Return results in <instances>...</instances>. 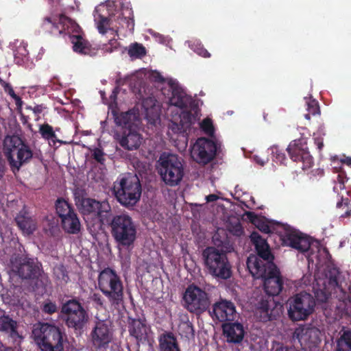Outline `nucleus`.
<instances>
[{
	"label": "nucleus",
	"mask_w": 351,
	"mask_h": 351,
	"mask_svg": "<svg viewBox=\"0 0 351 351\" xmlns=\"http://www.w3.org/2000/svg\"><path fill=\"white\" fill-rule=\"evenodd\" d=\"M40 27L43 32L54 36H69L73 49L76 53L90 56L96 53L95 49L85 38L80 25L64 14L45 17Z\"/></svg>",
	"instance_id": "nucleus-1"
},
{
	"label": "nucleus",
	"mask_w": 351,
	"mask_h": 351,
	"mask_svg": "<svg viewBox=\"0 0 351 351\" xmlns=\"http://www.w3.org/2000/svg\"><path fill=\"white\" fill-rule=\"evenodd\" d=\"M215 246H208L202 252L204 269L207 274L217 280H228L232 275V265L228 258V253L233 250L228 238L217 243L214 237Z\"/></svg>",
	"instance_id": "nucleus-2"
},
{
	"label": "nucleus",
	"mask_w": 351,
	"mask_h": 351,
	"mask_svg": "<svg viewBox=\"0 0 351 351\" xmlns=\"http://www.w3.org/2000/svg\"><path fill=\"white\" fill-rule=\"evenodd\" d=\"M284 282L278 268L263 280V287L266 295L263 296L258 303V313L260 319L266 322L275 320L282 313V306L274 300L283 288Z\"/></svg>",
	"instance_id": "nucleus-3"
},
{
	"label": "nucleus",
	"mask_w": 351,
	"mask_h": 351,
	"mask_svg": "<svg viewBox=\"0 0 351 351\" xmlns=\"http://www.w3.org/2000/svg\"><path fill=\"white\" fill-rule=\"evenodd\" d=\"M10 268L22 280H35L36 289H46L50 284L42 265L27 255L14 254L10 258Z\"/></svg>",
	"instance_id": "nucleus-4"
},
{
	"label": "nucleus",
	"mask_w": 351,
	"mask_h": 351,
	"mask_svg": "<svg viewBox=\"0 0 351 351\" xmlns=\"http://www.w3.org/2000/svg\"><path fill=\"white\" fill-rule=\"evenodd\" d=\"M32 336L41 351H63L67 341L64 329L49 323L35 325Z\"/></svg>",
	"instance_id": "nucleus-5"
},
{
	"label": "nucleus",
	"mask_w": 351,
	"mask_h": 351,
	"mask_svg": "<svg viewBox=\"0 0 351 351\" xmlns=\"http://www.w3.org/2000/svg\"><path fill=\"white\" fill-rule=\"evenodd\" d=\"M110 228V233L118 246L129 248L133 246L136 239V226L128 214L110 215L104 222Z\"/></svg>",
	"instance_id": "nucleus-6"
},
{
	"label": "nucleus",
	"mask_w": 351,
	"mask_h": 351,
	"mask_svg": "<svg viewBox=\"0 0 351 351\" xmlns=\"http://www.w3.org/2000/svg\"><path fill=\"white\" fill-rule=\"evenodd\" d=\"M60 318L77 336L82 335L89 320L88 311L77 298L62 303Z\"/></svg>",
	"instance_id": "nucleus-7"
},
{
	"label": "nucleus",
	"mask_w": 351,
	"mask_h": 351,
	"mask_svg": "<svg viewBox=\"0 0 351 351\" xmlns=\"http://www.w3.org/2000/svg\"><path fill=\"white\" fill-rule=\"evenodd\" d=\"M113 192L117 201L123 206H134L140 199L142 187L136 174L128 173L120 175L114 182Z\"/></svg>",
	"instance_id": "nucleus-8"
},
{
	"label": "nucleus",
	"mask_w": 351,
	"mask_h": 351,
	"mask_svg": "<svg viewBox=\"0 0 351 351\" xmlns=\"http://www.w3.org/2000/svg\"><path fill=\"white\" fill-rule=\"evenodd\" d=\"M98 287L112 306L117 308L123 302V284L121 277L110 267L104 268L98 276Z\"/></svg>",
	"instance_id": "nucleus-9"
},
{
	"label": "nucleus",
	"mask_w": 351,
	"mask_h": 351,
	"mask_svg": "<svg viewBox=\"0 0 351 351\" xmlns=\"http://www.w3.org/2000/svg\"><path fill=\"white\" fill-rule=\"evenodd\" d=\"M3 152L12 171H19L33 157L30 147L17 136H7L3 143Z\"/></svg>",
	"instance_id": "nucleus-10"
},
{
	"label": "nucleus",
	"mask_w": 351,
	"mask_h": 351,
	"mask_svg": "<svg viewBox=\"0 0 351 351\" xmlns=\"http://www.w3.org/2000/svg\"><path fill=\"white\" fill-rule=\"evenodd\" d=\"M158 163V173L167 185L174 186L181 182L184 176V167L178 156L162 153Z\"/></svg>",
	"instance_id": "nucleus-11"
},
{
	"label": "nucleus",
	"mask_w": 351,
	"mask_h": 351,
	"mask_svg": "<svg viewBox=\"0 0 351 351\" xmlns=\"http://www.w3.org/2000/svg\"><path fill=\"white\" fill-rule=\"evenodd\" d=\"M288 315L294 322L304 321L313 313L315 307L314 297L305 291L291 297L288 300Z\"/></svg>",
	"instance_id": "nucleus-12"
},
{
	"label": "nucleus",
	"mask_w": 351,
	"mask_h": 351,
	"mask_svg": "<svg viewBox=\"0 0 351 351\" xmlns=\"http://www.w3.org/2000/svg\"><path fill=\"white\" fill-rule=\"evenodd\" d=\"M185 308L190 313L201 315L206 311L210 305L208 293L195 284L189 285L183 294Z\"/></svg>",
	"instance_id": "nucleus-13"
},
{
	"label": "nucleus",
	"mask_w": 351,
	"mask_h": 351,
	"mask_svg": "<svg viewBox=\"0 0 351 351\" xmlns=\"http://www.w3.org/2000/svg\"><path fill=\"white\" fill-rule=\"evenodd\" d=\"M113 339V331L108 320L95 322L89 335L91 348L95 351L106 350Z\"/></svg>",
	"instance_id": "nucleus-14"
},
{
	"label": "nucleus",
	"mask_w": 351,
	"mask_h": 351,
	"mask_svg": "<svg viewBox=\"0 0 351 351\" xmlns=\"http://www.w3.org/2000/svg\"><path fill=\"white\" fill-rule=\"evenodd\" d=\"M217 153V145L213 140L201 137L193 145L191 155L199 164L206 165L211 162Z\"/></svg>",
	"instance_id": "nucleus-15"
},
{
	"label": "nucleus",
	"mask_w": 351,
	"mask_h": 351,
	"mask_svg": "<svg viewBox=\"0 0 351 351\" xmlns=\"http://www.w3.org/2000/svg\"><path fill=\"white\" fill-rule=\"evenodd\" d=\"M161 91L170 105L180 109L186 108L191 101V98L173 79L168 80L167 86L163 87Z\"/></svg>",
	"instance_id": "nucleus-16"
},
{
	"label": "nucleus",
	"mask_w": 351,
	"mask_h": 351,
	"mask_svg": "<svg viewBox=\"0 0 351 351\" xmlns=\"http://www.w3.org/2000/svg\"><path fill=\"white\" fill-rule=\"evenodd\" d=\"M287 150L292 160L302 163V169H307L313 166V158L308 150L305 138H298L291 141Z\"/></svg>",
	"instance_id": "nucleus-17"
},
{
	"label": "nucleus",
	"mask_w": 351,
	"mask_h": 351,
	"mask_svg": "<svg viewBox=\"0 0 351 351\" xmlns=\"http://www.w3.org/2000/svg\"><path fill=\"white\" fill-rule=\"evenodd\" d=\"M293 339H297L303 349L313 350L321 343V331L315 326L298 327L293 333Z\"/></svg>",
	"instance_id": "nucleus-18"
},
{
	"label": "nucleus",
	"mask_w": 351,
	"mask_h": 351,
	"mask_svg": "<svg viewBox=\"0 0 351 351\" xmlns=\"http://www.w3.org/2000/svg\"><path fill=\"white\" fill-rule=\"evenodd\" d=\"M81 210L84 215H96L102 224L107 222L108 217L112 215V208L107 200L100 202L92 198L82 199Z\"/></svg>",
	"instance_id": "nucleus-19"
},
{
	"label": "nucleus",
	"mask_w": 351,
	"mask_h": 351,
	"mask_svg": "<svg viewBox=\"0 0 351 351\" xmlns=\"http://www.w3.org/2000/svg\"><path fill=\"white\" fill-rule=\"evenodd\" d=\"M247 267L256 279H262L264 280L274 271H276L277 266L273 262V260H266L258 258L256 256H250L247 259Z\"/></svg>",
	"instance_id": "nucleus-20"
},
{
	"label": "nucleus",
	"mask_w": 351,
	"mask_h": 351,
	"mask_svg": "<svg viewBox=\"0 0 351 351\" xmlns=\"http://www.w3.org/2000/svg\"><path fill=\"white\" fill-rule=\"evenodd\" d=\"M282 244L300 252H307L311 247L309 238L300 231L289 227L281 235Z\"/></svg>",
	"instance_id": "nucleus-21"
},
{
	"label": "nucleus",
	"mask_w": 351,
	"mask_h": 351,
	"mask_svg": "<svg viewBox=\"0 0 351 351\" xmlns=\"http://www.w3.org/2000/svg\"><path fill=\"white\" fill-rule=\"evenodd\" d=\"M128 332L130 335L136 339L138 346H152V330L145 319H131L128 323Z\"/></svg>",
	"instance_id": "nucleus-22"
},
{
	"label": "nucleus",
	"mask_w": 351,
	"mask_h": 351,
	"mask_svg": "<svg viewBox=\"0 0 351 351\" xmlns=\"http://www.w3.org/2000/svg\"><path fill=\"white\" fill-rule=\"evenodd\" d=\"M114 136L120 146L128 151L138 149L143 141L142 135L136 128H125L117 131Z\"/></svg>",
	"instance_id": "nucleus-23"
},
{
	"label": "nucleus",
	"mask_w": 351,
	"mask_h": 351,
	"mask_svg": "<svg viewBox=\"0 0 351 351\" xmlns=\"http://www.w3.org/2000/svg\"><path fill=\"white\" fill-rule=\"evenodd\" d=\"M234 304L226 300H221L213 305L210 314L220 322H233L237 317Z\"/></svg>",
	"instance_id": "nucleus-24"
},
{
	"label": "nucleus",
	"mask_w": 351,
	"mask_h": 351,
	"mask_svg": "<svg viewBox=\"0 0 351 351\" xmlns=\"http://www.w3.org/2000/svg\"><path fill=\"white\" fill-rule=\"evenodd\" d=\"M223 335L229 343H240L245 335L243 325L239 322H228L221 326Z\"/></svg>",
	"instance_id": "nucleus-25"
},
{
	"label": "nucleus",
	"mask_w": 351,
	"mask_h": 351,
	"mask_svg": "<svg viewBox=\"0 0 351 351\" xmlns=\"http://www.w3.org/2000/svg\"><path fill=\"white\" fill-rule=\"evenodd\" d=\"M14 221L23 234L30 235L36 230L37 223L29 213L23 207L16 215Z\"/></svg>",
	"instance_id": "nucleus-26"
},
{
	"label": "nucleus",
	"mask_w": 351,
	"mask_h": 351,
	"mask_svg": "<svg viewBox=\"0 0 351 351\" xmlns=\"http://www.w3.org/2000/svg\"><path fill=\"white\" fill-rule=\"evenodd\" d=\"M250 239L254 245L257 257L266 260L274 259L268 243L258 232H253L250 235Z\"/></svg>",
	"instance_id": "nucleus-27"
},
{
	"label": "nucleus",
	"mask_w": 351,
	"mask_h": 351,
	"mask_svg": "<svg viewBox=\"0 0 351 351\" xmlns=\"http://www.w3.org/2000/svg\"><path fill=\"white\" fill-rule=\"evenodd\" d=\"M115 16L114 23L119 24V26L114 25V27L119 29H127L130 31H133L134 28V14L131 8H124L121 12H118L117 14H113Z\"/></svg>",
	"instance_id": "nucleus-28"
},
{
	"label": "nucleus",
	"mask_w": 351,
	"mask_h": 351,
	"mask_svg": "<svg viewBox=\"0 0 351 351\" xmlns=\"http://www.w3.org/2000/svg\"><path fill=\"white\" fill-rule=\"evenodd\" d=\"M17 328V322L9 315H3L0 317V331L8 334L14 340L22 338L18 332Z\"/></svg>",
	"instance_id": "nucleus-29"
},
{
	"label": "nucleus",
	"mask_w": 351,
	"mask_h": 351,
	"mask_svg": "<svg viewBox=\"0 0 351 351\" xmlns=\"http://www.w3.org/2000/svg\"><path fill=\"white\" fill-rule=\"evenodd\" d=\"M159 351H181L178 340L171 332H165L158 337Z\"/></svg>",
	"instance_id": "nucleus-30"
},
{
	"label": "nucleus",
	"mask_w": 351,
	"mask_h": 351,
	"mask_svg": "<svg viewBox=\"0 0 351 351\" xmlns=\"http://www.w3.org/2000/svg\"><path fill=\"white\" fill-rule=\"evenodd\" d=\"M135 119L136 114L131 110H129L116 114L114 122L117 125L121 127L120 130L125 128H135Z\"/></svg>",
	"instance_id": "nucleus-31"
},
{
	"label": "nucleus",
	"mask_w": 351,
	"mask_h": 351,
	"mask_svg": "<svg viewBox=\"0 0 351 351\" xmlns=\"http://www.w3.org/2000/svg\"><path fill=\"white\" fill-rule=\"evenodd\" d=\"M60 219L62 228L66 232L75 234L80 231L81 225L77 214H73L69 218L63 217Z\"/></svg>",
	"instance_id": "nucleus-32"
},
{
	"label": "nucleus",
	"mask_w": 351,
	"mask_h": 351,
	"mask_svg": "<svg viewBox=\"0 0 351 351\" xmlns=\"http://www.w3.org/2000/svg\"><path fill=\"white\" fill-rule=\"evenodd\" d=\"M335 351H351V329L343 330L337 339Z\"/></svg>",
	"instance_id": "nucleus-33"
},
{
	"label": "nucleus",
	"mask_w": 351,
	"mask_h": 351,
	"mask_svg": "<svg viewBox=\"0 0 351 351\" xmlns=\"http://www.w3.org/2000/svg\"><path fill=\"white\" fill-rule=\"evenodd\" d=\"M179 334L184 338L190 340L195 337V329L193 324L189 319L186 321H181L178 326Z\"/></svg>",
	"instance_id": "nucleus-34"
},
{
	"label": "nucleus",
	"mask_w": 351,
	"mask_h": 351,
	"mask_svg": "<svg viewBox=\"0 0 351 351\" xmlns=\"http://www.w3.org/2000/svg\"><path fill=\"white\" fill-rule=\"evenodd\" d=\"M114 21H115V16H113V14L110 15L108 17L99 14L98 17L95 19L99 32L101 34H105L107 30L110 29V25H113Z\"/></svg>",
	"instance_id": "nucleus-35"
},
{
	"label": "nucleus",
	"mask_w": 351,
	"mask_h": 351,
	"mask_svg": "<svg viewBox=\"0 0 351 351\" xmlns=\"http://www.w3.org/2000/svg\"><path fill=\"white\" fill-rule=\"evenodd\" d=\"M340 275L339 269L336 267L328 266L326 271V278L328 279V285L332 289L339 288V277Z\"/></svg>",
	"instance_id": "nucleus-36"
},
{
	"label": "nucleus",
	"mask_w": 351,
	"mask_h": 351,
	"mask_svg": "<svg viewBox=\"0 0 351 351\" xmlns=\"http://www.w3.org/2000/svg\"><path fill=\"white\" fill-rule=\"evenodd\" d=\"M305 103L306 106L307 113L304 114V116L307 120H310L311 116H315L320 114V109L318 101L311 97H305Z\"/></svg>",
	"instance_id": "nucleus-37"
},
{
	"label": "nucleus",
	"mask_w": 351,
	"mask_h": 351,
	"mask_svg": "<svg viewBox=\"0 0 351 351\" xmlns=\"http://www.w3.org/2000/svg\"><path fill=\"white\" fill-rule=\"evenodd\" d=\"M39 133L41 136L46 140H51L54 143L58 141L57 135L56 134L53 128L48 123H44L39 127Z\"/></svg>",
	"instance_id": "nucleus-38"
},
{
	"label": "nucleus",
	"mask_w": 351,
	"mask_h": 351,
	"mask_svg": "<svg viewBox=\"0 0 351 351\" xmlns=\"http://www.w3.org/2000/svg\"><path fill=\"white\" fill-rule=\"evenodd\" d=\"M128 54L131 58H141L145 56L146 49L143 45L136 43L130 46Z\"/></svg>",
	"instance_id": "nucleus-39"
},
{
	"label": "nucleus",
	"mask_w": 351,
	"mask_h": 351,
	"mask_svg": "<svg viewBox=\"0 0 351 351\" xmlns=\"http://www.w3.org/2000/svg\"><path fill=\"white\" fill-rule=\"evenodd\" d=\"M73 208L72 205L63 198H58L56 202V210L60 218L64 217V213Z\"/></svg>",
	"instance_id": "nucleus-40"
},
{
	"label": "nucleus",
	"mask_w": 351,
	"mask_h": 351,
	"mask_svg": "<svg viewBox=\"0 0 351 351\" xmlns=\"http://www.w3.org/2000/svg\"><path fill=\"white\" fill-rule=\"evenodd\" d=\"M341 316H351V296L348 295L341 303L337 306Z\"/></svg>",
	"instance_id": "nucleus-41"
},
{
	"label": "nucleus",
	"mask_w": 351,
	"mask_h": 351,
	"mask_svg": "<svg viewBox=\"0 0 351 351\" xmlns=\"http://www.w3.org/2000/svg\"><path fill=\"white\" fill-rule=\"evenodd\" d=\"M200 128L204 134L210 137L215 136V128L213 121L209 118L204 119L200 123Z\"/></svg>",
	"instance_id": "nucleus-42"
},
{
	"label": "nucleus",
	"mask_w": 351,
	"mask_h": 351,
	"mask_svg": "<svg viewBox=\"0 0 351 351\" xmlns=\"http://www.w3.org/2000/svg\"><path fill=\"white\" fill-rule=\"evenodd\" d=\"M53 274L57 280L66 283L69 280L67 271L64 265H58L53 268Z\"/></svg>",
	"instance_id": "nucleus-43"
},
{
	"label": "nucleus",
	"mask_w": 351,
	"mask_h": 351,
	"mask_svg": "<svg viewBox=\"0 0 351 351\" xmlns=\"http://www.w3.org/2000/svg\"><path fill=\"white\" fill-rule=\"evenodd\" d=\"M270 150L274 162L282 164L286 160L285 154L278 146L274 145L271 147Z\"/></svg>",
	"instance_id": "nucleus-44"
},
{
	"label": "nucleus",
	"mask_w": 351,
	"mask_h": 351,
	"mask_svg": "<svg viewBox=\"0 0 351 351\" xmlns=\"http://www.w3.org/2000/svg\"><path fill=\"white\" fill-rule=\"evenodd\" d=\"M271 351H297V350L294 347L285 345L282 342L274 341L271 343Z\"/></svg>",
	"instance_id": "nucleus-45"
},
{
	"label": "nucleus",
	"mask_w": 351,
	"mask_h": 351,
	"mask_svg": "<svg viewBox=\"0 0 351 351\" xmlns=\"http://www.w3.org/2000/svg\"><path fill=\"white\" fill-rule=\"evenodd\" d=\"M42 311L46 314L52 315L57 312L58 306L55 302L48 300L43 303Z\"/></svg>",
	"instance_id": "nucleus-46"
},
{
	"label": "nucleus",
	"mask_w": 351,
	"mask_h": 351,
	"mask_svg": "<svg viewBox=\"0 0 351 351\" xmlns=\"http://www.w3.org/2000/svg\"><path fill=\"white\" fill-rule=\"evenodd\" d=\"M350 200L348 198L341 199V202H337V207L338 208H346L345 212L341 215V217H348L351 215V209L349 208Z\"/></svg>",
	"instance_id": "nucleus-47"
},
{
	"label": "nucleus",
	"mask_w": 351,
	"mask_h": 351,
	"mask_svg": "<svg viewBox=\"0 0 351 351\" xmlns=\"http://www.w3.org/2000/svg\"><path fill=\"white\" fill-rule=\"evenodd\" d=\"M93 158L99 163L103 165L105 162L104 153L99 148H95L93 152Z\"/></svg>",
	"instance_id": "nucleus-48"
},
{
	"label": "nucleus",
	"mask_w": 351,
	"mask_h": 351,
	"mask_svg": "<svg viewBox=\"0 0 351 351\" xmlns=\"http://www.w3.org/2000/svg\"><path fill=\"white\" fill-rule=\"evenodd\" d=\"M4 90L6 93H8L9 95H10L16 101V104H18L19 102L21 101L20 97L15 93L12 86L10 84L6 83L5 84Z\"/></svg>",
	"instance_id": "nucleus-49"
},
{
	"label": "nucleus",
	"mask_w": 351,
	"mask_h": 351,
	"mask_svg": "<svg viewBox=\"0 0 351 351\" xmlns=\"http://www.w3.org/2000/svg\"><path fill=\"white\" fill-rule=\"evenodd\" d=\"M194 51L197 53L199 56H201L204 58L210 57V53L201 44H198L196 45V47L194 49Z\"/></svg>",
	"instance_id": "nucleus-50"
},
{
	"label": "nucleus",
	"mask_w": 351,
	"mask_h": 351,
	"mask_svg": "<svg viewBox=\"0 0 351 351\" xmlns=\"http://www.w3.org/2000/svg\"><path fill=\"white\" fill-rule=\"evenodd\" d=\"M150 79L154 82L164 83L165 82V77L160 74V72L154 71L150 74Z\"/></svg>",
	"instance_id": "nucleus-51"
},
{
	"label": "nucleus",
	"mask_w": 351,
	"mask_h": 351,
	"mask_svg": "<svg viewBox=\"0 0 351 351\" xmlns=\"http://www.w3.org/2000/svg\"><path fill=\"white\" fill-rule=\"evenodd\" d=\"M118 43L116 39H111L108 45H105L104 50L106 52L111 53L114 49H117Z\"/></svg>",
	"instance_id": "nucleus-52"
},
{
	"label": "nucleus",
	"mask_w": 351,
	"mask_h": 351,
	"mask_svg": "<svg viewBox=\"0 0 351 351\" xmlns=\"http://www.w3.org/2000/svg\"><path fill=\"white\" fill-rule=\"evenodd\" d=\"M245 215L247 216V218L249 219V221L254 225L257 224V223L260 221L258 216L254 212L247 211L245 213Z\"/></svg>",
	"instance_id": "nucleus-53"
},
{
	"label": "nucleus",
	"mask_w": 351,
	"mask_h": 351,
	"mask_svg": "<svg viewBox=\"0 0 351 351\" xmlns=\"http://www.w3.org/2000/svg\"><path fill=\"white\" fill-rule=\"evenodd\" d=\"M257 228L263 232L264 233H269L271 232V229L269 226L265 223L261 221V220L256 224Z\"/></svg>",
	"instance_id": "nucleus-54"
},
{
	"label": "nucleus",
	"mask_w": 351,
	"mask_h": 351,
	"mask_svg": "<svg viewBox=\"0 0 351 351\" xmlns=\"http://www.w3.org/2000/svg\"><path fill=\"white\" fill-rule=\"evenodd\" d=\"M330 295V293L326 291H321L320 293H317V300L322 302H326Z\"/></svg>",
	"instance_id": "nucleus-55"
},
{
	"label": "nucleus",
	"mask_w": 351,
	"mask_h": 351,
	"mask_svg": "<svg viewBox=\"0 0 351 351\" xmlns=\"http://www.w3.org/2000/svg\"><path fill=\"white\" fill-rule=\"evenodd\" d=\"M92 300L95 304L100 306L101 307L104 306V299L101 298V296L99 293H94L92 296Z\"/></svg>",
	"instance_id": "nucleus-56"
},
{
	"label": "nucleus",
	"mask_w": 351,
	"mask_h": 351,
	"mask_svg": "<svg viewBox=\"0 0 351 351\" xmlns=\"http://www.w3.org/2000/svg\"><path fill=\"white\" fill-rule=\"evenodd\" d=\"M314 143L316 145L319 151H321L324 147L323 138L322 137L314 138Z\"/></svg>",
	"instance_id": "nucleus-57"
},
{
	"label": "nucleus",
	"mask_w": 351,
	"mask_h": 351,
	"mask_svg": "<svg viewBox=\"0 0 351 351\" xmlns=\"http://www.w3.org/2000/svg\"><path fill=\"white\" fill-rule=\"evenodd\" d=\"M45 107L43 105H36L32 108V110L36 115H38L43 111Z\"/></svg>",
	"instance_id": "nucleus-58"
},
{
	"label": "nucleus",
	"mask_w": 351,
	"mask_h": 351,
	"mask_svg": "<svg viewBox=\"0 0 351 351\" xmlns=\"http://www.w3.org/2000/svg\"><path fill=\"white\" fill-rule=\"evenodd\" d=\"M207 202H213L218 199V196L215 194H210L206 197Z\"/></svg>",
	"instance_id": "nucleus-59"
},
{
	"label": "nucleus",
	"mask_w": 351,
	"mask_h": 351,
	"mask_svg": "<svg viewBox=\"0 0 351 351\" xmlns=\"http://www.w3.org/2000/svg\"><path fill=\"white\" fill-rule=\"evenodd\" d=\"M5 173L4 161L0 158V180L3 177Z\"/></svg>",
	"instance_id": "nucleus-60"
},
{
	"label": "nucleus",
	"mask_w": 351,
	"mask_h": 351,
	"mask_svg": "<svg viewBox=\"0 0 351 351\" xmlns=\"http://www.w3.org/2000/svg\"><path fill=\"white\" fill-rule=\"evenodd\" d=\"M182 126H180L178 124H176V123H173V125L171 127V130L176 132H180L182 130Z\"/></svg>",
	"instance_id": "nucleus-61"
},
{
	"label": "nucleus",
	"mask_w": 351,
	"mask_h": 351,
	"mask_svg": "<svg viewBox=\"0 0 351 351\" xmlns=\"http://www.w3.org/2000/svg\"><path fill=\"white\" fill-rule=\"evenodd\" d=\"M64 214L65 215H64L65 217L69 218V216L72 217L73 214H76V213L75 212V210L73 207V208H70L69 210H68L66 212H65Z\"/></svg>",
	"instance_id": "nucleus-62"
},
{
	"label": "nucleus",
	"mask_w": 351,
	"mask_h": 351,
	"mask_svg": "<svg viewBox=\"0 0 351 351\" xmlns=\"http://www.w3.org/2000/svg\"><path fill=\"white\" fill-rule=\"evenodd\" d=\"M235 232L237 235H239L243 232V230H242V228H241V226L240 225V223H238L235 226Z\"/></svg>",
	"instance_id": "nucleus-63"
},
{
	"label": "nucleus",
	"mask_w": 351,
	"mask_h": 351,
	"mask_svg": "<svg viewBox=\"0 0 351 351\" xmlns=\"http://www.w3.org/2000/svg\"><path fill=\"white\" fill-rule=\"evenodd\" d=\"M344 162L351 166V158H347L346 160L344 161Z\"/></svg>",
	"instance_id": "nucleus-64"
}]
</instances>
